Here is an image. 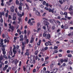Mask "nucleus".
<instances>
[{
    "label": "nucleus",
    "instance_id": "1",
    "mask_svg": "<svg viewBox=\"0 0 73 73\" xmlns=\"http://www.w3.org/2000/svg\"><path fill=\"white\" fill-rule=\"evenodd\" d=\"M25 44H26V42H22V51H24V49H25Z\"/></svg>",
    "mask_w": 73,
    "mask_h": 73
},
{
    "label": "nucleus",
    "instance_id": "2",
    "mask_svg": "<svg viewBox=\"0 0 73 73\" xmlns=\"http://www.w3.org/2000/svg\"><path fill=\"white\" fill-rule=\"evenodd\" d=\"M35 56H33V60H32V59H31V60H30V62L31 64H35L36 63V60H35L34 59V58H35Z\"/></svg>",
    "mask_w": 73,
    "mask_h": 73
},
{
    "label": "nucleus",
    "instance_id": "3",
    "mask_svg": "<svg viewBox=\"0 0 73 73\" xmlns=\"http://www.w3.org/2000/svg\"><path fill=\"white\" fill-rule=\"evenodd\" d=\"M13 20H16L17 19L16 18V14L14 13L13 15Z\"/></svg>",
    "mask_w": 73,
    "mask_h": 73
},
{
    "label": "nucleus",
    "instance_id": "4",
    "mask_svg": "<svg viewBox=\"0 0 73 73\" xmlns=\"http://www.w3.org/2000/svg\"><path fill=\"white\" fill-rule=\"evenodd\" d=\"M14 9H15V6H13L11 7L10 10L11 12H14Z\"/></svg>",
    "mask_w": 73,
    "mask_h": 73
},
{
    "label": "nucleus",
    "instance_id": "5",
    "mask_svg": "<svg viewBox=\"0 0 73 73\" xmlns=\"http://www.w3.org/2000/svg\"><path fill=\"white\" fill-rule=\"evenodd\" d=\"M35 14L37 16H40V13L37 11H36Z\"/></svg>",
    "mask_w": 73,
    "mask_h": 73
},
{
    "label": "nucleus",
    "instance_id": "6",
    "mask_svg": "<svg viewBox=\"0 0 73 73\" xmlns=\"http://www.w3.org/2000/svg\"><path fill=\"white\" fill-rule=\"evenodd\" d=\"M50 36L49 34H46V36H45V38L46 39H49L50 38Z\"/></svg>",
    "mask_w": 73,
    "mask_h": 73
},
{
    "label": "nucleus",
    "instance_id": "7",
    "mask_svg": "<svg viewBox=\"0 0 73 73\" xmlns=\"http://www.w3.org/2000/svg\"><path fill=\"white\" fill-rule=\"evenodd\" d=\"M9 26L10 27L9 28H10V29H11L12 31H13V29H14V27L13 26H11V24H9Z\"/></svg>",
    "mask_w": 73,
    "mask_h": 73
},
{
    "label": "nucleus",
    "instance_id": "8",
    "mask_svg": "<svg viewBox=\"0 0 73 73\" xmlns=\"http://www.w3.org/2000/svg\"><path fill=\"white\" fill-rule=\"evenodd\" d=\"M54 9H52V10L50 8L48 9V11L49 12H52V13H54Z\"/></svg>",
    "mask_w": 73,
    "mask_h": 73
},
{
    "label": "nucleus",
    "instance_id": "9",
    "mask_svg": "<svg viewBox=\"0 0 73 73\" xmlns=\"http://www.w3.org/2000/svg\"><path fill=\"white\" fill-rule=\"evenodd\" d=\"M8 66L7 65H5V67H4L3 68V70H6V69H7V68H8Z\"/></svg>",
    "mask_w": 73,
    "mask_h": 73
},
{
    "label": "nucleus",
    "instance_id": "10",
    "mask_svg": "<svg viewBox=\"0 0 73 73\" xmlns=\"http://www.w3.org/2000/svg\"><path fill=\"white\" fill-rule=\"evenodd\" d=\"M19 63V60H17V59H16L15 60V65H17V63Z\"/></svg>",
    "mask_w": 73,
    "mask_h": 73
},
{
    "label": "nucleus",
    "instance_id": "11",
    "mask_svg": "<svg viewBox=\"0 0 73 73\" xmlns=\"http://www.w3.org/2000/svg\"><path fill=\"white\" fill-rule=\"evenodd\" d=\"M52 64H51L50 65V67H52L53 65H56V63H55V62L54 61H52Z\"/></svg>",
    "mask_w": 73,
    "mask_h": 73
},
{
    "label": "nucleus",
    "instance_id": "12",
    "mask_svg": "<svg viewBox=\"0 0 73 73\" xmlns=\"http://www.w3.org/2000/svg\"><path fill=\"white\" fill-rule=\"evenodd\" d=\"M44 24L46 25L47 26V27H48L49 26H48V25H49L50 23L46 21L44 23Z\"/></svg>",
    "mask_w": 73,
    "mask_h": 73
},
{
    "label": "nucleus",
    "instance_id": "13",
    "mask_svg": "<svg viewBox=\"0 0 73 73\" xmlns=\"http://www.w3.org/2000/svg\"><path fill=\"white\" fill-rule=\"evenodd\" d=\"M1 6L2 7H3L4 5V0H1Z\"/></svg>",
    "mask_w": 73,
    "mask_h": 73
},
{
    "label": "nucleus",
    "instance_id": "14",
    "mask_svg": "<svg viewBox=\"0 0 73 73\" xmlns=\"http://www.w3.org/2000/svg\"><path fill=\"white\" fill-rule=\"evenodd\" d=\"M68 7H69V6H68V5H66L65 6L64 8V10H65V11H66V10H67V9H68Z\"/></svg>",
    "mask_w": 73,
    "mask_h": 73
},
{
    "label": "nucleus",
    "instance_id": "15",
    "mask_svg": "<svg viewBox=\"0 0 73 73\" xmlns=\"http://www.w3.org/2000/svg\"><path fill=\"white\" fill-rule=\"evenodd\" d=\"M1 46L4 48H5V47H7V45H6V44L4 45V44H1Z\"/></svg>",
    "mask_w": 73,
    "mask_h": 73
},
{
    "label": "nucleus",
    "instance_id": "16",
    "mask_svg": "<svg viewBox=\"0 0 73 73\" xmlns=\"http://www.w3.org/2000/svg\"><path fill=\"white\" fill-rule=\"evenodd\" d=\"M41 25H40V23H37V28H38L41 27Z\"/></svg>",
    "mask_w": 73,
    "mask_h": 73
},
{
    "label": "nucleus",
    "instance_id": "17",
    "mask_svg": "<svg viewBox=\"0 0 73 73\" xmlns=\"http://www.w3.org/2000/svg\"><path fill=\"white\" fill-rule=\"evenodd\" d=\"M24 15V12H22V15H21V14H20L19 17H21L22 16H23Z\"/></svg>",
    "mask_w": 73,
    "mask_h": 73
},
{
    "label": "nucleus",
    "instance_id": "18",
    "mask_svg": "<svg viewBox=\"0 0 73 73\" xmlns=\"http://www.w3.org/2000/svg\"><path fill=\"white\" fill-rule=\"evenodd\" d=\"M48 21L50 22V23H52V24H53V19H49L48 20Z\"/></svg>",
    "mask_w": 73,
    "mask_h": 73
},
{
    "label": "nucleus",
    "instance_id": "19",
    "mask_svg": "<svg viewBox=\"0 0 73 73\" xmlns=\"http://www.w3.org/2000/svg\"><path fill=\"white\" fill-rule=\"evenodd\" d=\"M4 42V40L3 39H1L0 40V44H4V43L3 42Z\"/></svg>",
    "mask_w": 73,
    "mask_h": 73
},
{
    "label": "nucleus",
    "instance_id": "20",
    "mask_svg": "<svg viewBox=\"0 0 73 73\" xmlns=\"http://www.w3.org/2000/svg\"><path fill=\"white\" fill-rule=\"evenodd\" d=\"M58 50H55L53 52V53H52V54H54V53H58Z\"/></svg>",
    "mask_w": 73,
    "mask_h": 73
},
{
    "label": "nucleus",
    "instance_id": "21",
    "mask_svg": "<svg viewBox=\"0 0 73 73\" xmlns=\"http://www.w3.org/2000/svg\"><path fill=\"white\" fill-rule=\"evenodd\" d=\"M25 4L26 6L27 7V9H29V6H28V4L27 3H25Z\"/></svg>",
    "mask_w": 73,
    "mask_h": 73
},
{
    "label": "nucleus",
    "instance_id": "22",
    "mask_svg": "<svg viewBox=\"0 0 73 73\" xmlns=\"http://www.w3.org/2000/svg\"><path fill=\"white\" fill-rule=\"evenodd\" d=\"M33 40H34L33 38H31V40L30 41V43H32V42H33Z\"/></svg>",
    "mask_w": 73,
    "mask_h": 73
},
{
    "label": "nucleus",
    "instance_id": "23",
    "mask_svg": "<svg viewBox=\"0 0 73 73\" xmlns=\"http://www.w3.org/2000/svg\"><path fill=\"white\" fill-rule=\"evenodd\" d=\"M0 15H3V16H4L5 15V14H4V12L2 11V13H1Z\"/></svg>",
    "mask_w": 73,
    "mask_h": 73
},
{
    "label": "nucleus",
    "instance_id": "24",
    "mask_svg": "<svg viewBox=\"0 0 73 73\" xmlns=\"http://www.w3.org/2000/svg\"><path fill=\"white\" fill-rule=\"evenodd\" d=\"M64 28L66 29H68V25H65L64 26Z\"/></svg>",
    "mask_w": 73,
    "mask_h": 73
},
{
    "label": "nucleus",
    "instance_id": "25",
    "mask_svg": "<svg viewBox=\"0 0 73 73\" xmlns=\"http://www.w3.org/2000/svg\"><path fill=\"white\" fill-rule=\"evenodd\" d=\"M6 3L7 5H8L9 6H10V5H11V3H10L9 2H7Z\"/></svg>",
    "mask_w": 73,
    "mask_h": 73
},
{
    "label": "nucleus",
    "instance_id": "26",
    "mask_svg": "<svg viewBox=\"0 0 73 73\" xmlns=\"http://www.w3.org/2000/svg\"><path fill=\"white\" fill-rule=\"evenodd\" d=\"M13 52L14 53V54H16V53H17V52L15 50H13Z\"/></svg>",
    "mask_w": 73,
    "mask_h": 73
},
{
    "label": "nucleus",
    "instance_id": "27",
    "mask_svg": "<svg viewBox=\"0 0 73 73\" xmlns=\"http://www.w3.org/2000/svg\"><path fill=\"white\" fill-rule=\"evenodd\" d=\"M3 65H4V64L3 62H1L0 67L1 68Z\"/></svg>",
    "mask_w": 73,
    "mask_h": 73
},
{
    "label": "nucleus",
    "instance_id": "28",
    "mask_svg": "<svg viewBox=\"0 0 73 73\" xmlns=\"http://www.w3.org/2000/svg\"><path fill=\"white\" fill-rule=\"evenodd\" d=\"M19 3V1H18V0H16V3L17 5H18Z\"/></svg>",
    "mask_w": 73,
    "mask_h": 73
},
{
    "label": "nucleus",
    "instance_id": "29",
    "mask_svg": "<svg viewBox=\"0 0 73 73\" xmlns=\"http://www.w3.org/2000/svg\"><path fill=\"white\" fill-rule=\"evenodd\" d=\"M25 55H27V56H29V54L28 52H26L25 54Z\"/></svg>",
    "mask_w": 73,
    "mask_h": 73
},
{
    "label": "nucleus",
    "instance_id": "30",
    "mask_svg": "<svg viewBox=\"0 0 73 73\" xmlns=\"http://www.w3.org/2000/svg\"><path fill=\"white\" fill-rule=\"evenodd\" d=\"M13 45V50H15V49H16V46L15 45Z\"/></svg>",
    "mask_w": 73,
    "mask_h": 73
},
{
    "label": "nucleus",
    "instance_id": "31",
    "mask_svg": "<svg viewBox=\"0 0 73 73\" xmlns=\"http://www.w3.org/2000/svg\"><path fill=\"white\" fill-rule=\"evenodd\" d=\"M3 57H4V58H5L6 59H7V56H6V55H3Z\"/></svg>",
    "mask_w": 73,
    "mask_h": 73
},
{
    "label": "nucleus",
    "instance_id": "32",
    "mask_svg": "<svg viewBox=\"0 0 73 73\" xmlns=\"http://www.w3.org/2000/svg\"><path fill=\"white\" fill-rule=\"evenodd\" d=\"M19 66H21V61L19 62Z\"/></svg>",
    "mask_w": 73,
    "mask_h": 73
},
{
    "label": "nucleus",
    "instance_id": "33",
    "mask_svg": "<svg viewBox=\"0 0 73 73\" xmlns=\"http://www.w3.org/2000/svg\"><path fill=\"white\" fill-rule=\"evenodd\" d=\"M42 28L44 30H46V26H44L42 27Z\"/></svg>",
    "mask_w": 73,
    "mask_h": 73
},
{
    "label": "nucleus",
    "instance_id": "34",
    "mask_svg": "<svg viewBox=\"0 0 73 73\" xmlns=\"http://www.w3.org/2000/svg\"><path fill=\"white\" fill-rule=\"evenodd\" d=\"M19 10H20V11H21L22 10V7L21 6L19 7Z\"/></svg>",
    "mask_w": 73,
    "mask_h": 73
},
{
    "label": "nucleus",
    "instance_id": "35",
    "mask_svg": "<svg viewBox=\"0 0 73 73\" xmlns=\"http://www.w3.org/2000/svg\"><path fill=\"white\" fill-rule=\"evenodd\" d=\"M60 15H64V13H63V12H62V11H61L60 12Z\"/></svg>",
    "mask_w": 73,
    "mask_h": 73
},
{
    "label": "nucleus",
    "instance_id": "36",
    "mask_svg": "<svg viewBox=\"0 0 73 73\" xmlns=\"http://www.w3.org/2000/svg\"><path fill=\"white\" fill-rule=\"evenodd\" d=\"M65 20V21H66V19L65 18H62L61 19V20Z\"/></svg>",
    "mask_w": 73,
    "mask_h": 73
},
{
    "label": "nucleus",
    "instance_id": "37",
    "mask_svg": "<svg viewBox=\"0 0 73 73\" xmlns=\"http://www.w3.org/2000/svg\"><path fill=\"white\" fill-rule=\"evenodd\" d=\"M45 45L46 46H48L49 45V43L48 42H46L45 43Z\"/></svg>",
    "mask_w": 73,
    "mask_h": 73
},
{
    "label": "nucleus",
    "instance_id": "38",
    "mask_svg": "<svg viewBox=\"0 0 73 73\" xmlns=\"http://www.w3.org/2000/svg\"><path fill=\"white\" fill-rule=\"evenodd\" d=\"M68 57H72V55H71V54H69L68 55Z\"/></svg>",
    "mask_w": 73,
    "mask_h": 73
},
{
    "label": "nucleus",
    "instance_id": "39",
    "mask_svg": "<svg viewBox=\"0 0 73 73\" xmlns=\"http://www.w3.org/2000/svg\"><path fill=\"white\" fill-rule=\"evenodd\" d=\"M3 53L4 55H5L6 54V52H5V51H3Z\"/></svg>",
    "mask_w": 73,
    "mask_h": 73
},
{
    "label": "nucleus",
    "instance_id": "40",
    "mask_svg": "<svg viewBox=\"0 0 73 73\" xmlns=\"http://www.w3.org/2000/svg\"><path fill=\"white\" fill-rule=\"evenodd\" d=\"M59 2L61 4H63L62 2L61 1L59 0Z\"/></svg>",
    "mask_w": 73,
    "mask_h": 73
},
{
    "label": "nucleus",
    "instance_id": "41",
    "mask_svg": "<svg viewBox=\"0 0 73 73\" xmlns=\"http://www.w3.org/2000/svg\"><path fill=\"white\" fill-rule=\"evenodd\" d=\"M38 53V51L37 50L36 51L35 53V55H37Z\"/></svg>",
    "mask_w": 73,
    "mask_h": 73
},
{
    "label": "nucleus",
    "instance_id": "42",
    "mask_svg": "<svg viewBox=\"0 0 73 73\" xmlns=\"http://www.w3.org/2000/svg\"><path fill=\"white\" fill-rule=\"evenodd\" d=\"M23 70L24 72L26 70V68L25 67V66H23Z\"/></svg>",
    "mask_w": 73,
    "mask_h": 73
},
{
    "label": "nucleus",
    "instance_id": "43",
    "mask_svg": "<svg viewBox=\"0 0 73 73\" xmlns=\"http://www.w3.org/2000/svg\"><path fill=\"white\" fill-rule=\"evenodd\" d=\"M4 43L5 44H6L7 43V40L6 39H5L4 40Z\"/></svg>",
    "mask_w": 73,
    "mask_h": 73
},
{
    "label": "nucleus",
    "instance_id": "44",
    "mask_svg": "<svg viewBox=\"0 0 73 73\" xmlns=\"http://www.w3.org/2000/svg\"><path fill=\"white\" fill-rule=\"evenodd\" d=\"M31 19H30L29 20V21L28 22V24H29L30 23H31Z\"/></svg>",
    "mask_w": 73,
    "mask_h": 73
},
{
    "label": "nucleus",
    "instance_id": "45",
    "mask_svg": "<svg viewBox=\"0 0 73 73\" xmlns=\"http://www.w3.org/2000/svg\"><path fill=\"white\" fill-rule=\"evenodd\" d=\"M44 9L46 11H48V10L49 9H48V7H45L44 8Z\"/></svg>",
    "mask_w": 73,
    "mask_h": 73
},
{
    "label": "nucleus",
    "instance_id": "46",
    "mask_svg": "<svg viewBox=\"0 0 73 73\" xmlns=\"http://www.w3.org/2000/svg\"><path fill=\"white\" fill-rule=\"evenodd\" d=\"M62 65L63 66H66V63H63L62 64Z\"/></svg>",
    "mask_w": 73,
    "mask_h": 73
},
{
    "label": "nucleus",
    "instance_id": "47",
    "mask_svg": "<svg viewBox=\"0 0 73 73\" xmlns=\"http://www.w3.org/2000/svg\"><path fill=\"white\" fill-rule=\"evenodd\" d=\"M58 48V47L57 46H54V49H57Z\"/></svg>",
    "mask_w": 73,
    "mask_h": 73
},
{
    "label": "nucleus",
    "instance_id": "48",
    "mask_svg": "<svg viewBox=\"0 0 73 73\" xmlns=\"http://www.w3.org/2000/svg\"><path fill=\"white\" fill-rule=\"evenodd\" d=\"M9 54L10 55H11V56H12V51H10L9 52Z\"/></svg>",
    "mask_w": 73,
    "mask_h": 73
},
{
    "label": "nucleus",
    "instance_id": "49",
    "mask_svg": "<svg viewBox=\"0 0 73 73\" xmlns=\"http://www.w3.org/2000/svg\"><path fill=\"white\" fill-rule=\"evenodd\" d=\"M1 23H3V18H1Z\"/></svg>",
    "mask_w": 73,
    "mask_h": 73
},
{
    "label": "nucleus",
    "instance_id": "50",
    "mask_svg": "<svg viewBox=\"0 0 73 73\" xmlns=\"http://www.w3.org/2000/svg\"><path fill=\"white\" fill-rule=\"evenodd\" d=\"M29 59L27 60L26 62V64L27 65L28 64V62H29Z\"/></svg>",
    "mask_w": 73,
    "mask_h": 73
},
{
    "label": "nucleus",
    "instance_id": "51",
    "mask_svg": "<svg viewBox=\"0 0 73 73\" xmlns=\"http://www.w3.org/2000/svg\"><path fill=\"white\" fill-rule=\"evenodd\" d=\"M19 5H20V6H23V3H19Z\"/></svg>",
    "mask_w": 73,
    "mask_h": 73
},
{
    "label": "nucleus",
    "instance_id": "52",
    "mask_svg": "<svg viewBox=\"0 0 73 73\" xmlns=\"http://www.w3.org/2000/svg\"><path fill=\"white\" fill-rule=\"evenodd\" d=\"M43 4L44 5H45L46 4V2L45 1H44L43 3Z\"/></svg>",
    "mask_w": 73,
    "mask_h": 73
},
{
    "label": "nucleus",
    "instance_id": "53",
    "mask_svg": "<svg viewBox=\"0 0 73 73\" xmlns=\"http://www.w3.org/2000/svg\"><path fill=\"white\" fill-rule=\"evenodd\" d=\"M58 56L60 57H62V54H58Z\"/></svg>",
    "mask_w": 73,
    "mask_h": 73
},
{
    "label": "nucleus",
    "instance_id": "54",
    "mask_svg": "<svg viewBox=\"0 0 73 73\" xmlns=\"http://www.w3.org/2000/svg\"><path fill=\"white\" fill-rule=\"evenodd\" d=\"M20 37L21 38H23V35H21L20 36Z\"/></svg>",
    "mask_w": 73,
    "mask_h": 73
},
{
    "label": "nucleus",
    "instance_id": "55",
    "mask_svg": "<svg viewBox=\"0 0 73 73\" xmlns=\"http://www.w3.org/2000/svg\"><path fill=\"white\" fill-rule=\"evenodd\" d=\"M8 61L6 60V61H5V64H8Z\"/></svg>",
    "mask_w": 73,
    "mask_h": 73
},
{
    "label": "nucleus",
    "instance_id": "56",
    "mask_svg": "<svg viewBox=\"0 0 73 73\" xmlns=\"http://www.w3.org/2000/svg\"><path fill=\"white\" fill-rule=\"evenodd\" d=\"M55 29V26H52V30H54V29Z\"/></svg>",
    "mask_w": 73,
    "mask_h": 73
},
{
    "label": "nucleus",
    "instance_id": "57",
    "mask_svg": "<svg viewBox=\"0 0 73 73\" xmlns=\"http://www.w3.org/2000/svg\"><path fill=\"white\" fill-rule=\"evenodd\" d=\"M9 19H12V17L11 15H9Z\"/></svg>",
    "mask_w": 73,
    "mask_h": 73
},
{
    "label": "nucleus",
    "instance_id": "58",
    "mask_svg": "<svg viewBox=\"0 0 73 73\" xmlns=\"http://www.w3.org/2000/svg\"><path fill=\"white\" fill-rule=\"evenodd\" d=\"M54 70H56V71L54 73H53V72H51L50 73H56V72H57V69H54Z\"/></svg>",
    "mask_w": 73,
    "mask_h": 73
},
{
    "label": "nucleus",
    "instance_id": "59",
    "mask_svg": "<svg viewBox=\"0 0 73 73\" xmlns=\"http://www.w3.org/2000/svg\"><path fill=\"white\" fill-rule=\"evenodd\" d=\"M27 1V2H29L30 3H32V1H29V0H26Z\"/></svg>",
    "mask_w": 73,
    "mask_h": 73
},
{
    "label": "nucleus",
    "instance_id": "60",
    "mask_svg": "<svg viewBox=\"0 0 73 73\" xmlns=\"http://www.w3.org/2000/svg\"><path fill=\"white\" fill-rule=\"evenodd\" d=\"M8 16V13H6L5 16L6 17H7Z\"/></svg>",
    "mask_w": 73,
    "mask_h": 73
},
{
    "label": "nucleus",
    "instance_id": "61",
    "mask_svg": "<svg viewBox=\"0 0 73 73\" xmlns=\"http://www.w3.org/2000/svg\"><path fill=\"white\" fill-rule=\"evenodd\" d=\"M24 32L25 35H26V33H27V30H25L24 31Z\"/></svg>",
    "mask_w": 73,
    "mask_h": 73
},
{
    "label": "nucleus",
    "instance_id": "62",
    "mask_svg": "<svg viewBox=\"0 0 73 73\" xmlns=\"http://www.w3.org/2000/svg\"><path fill=\"white\" fill-rule=\"evenodd\" d=\"M30 25H33V24L32 22H31L30 23Z\"/></svg>",
    "mask_w": 73,
    "mask_h": 73
},
{
    "label": "nucleus",
    "instance_id": "63",
    "mask_svg": "<svg viewBox=\"0 0 73 73\" xmlns=\"http://www.w3.org/2000/svg\"><path fill=\"white\" fill-rule=\"evenodd\" d=\"M64 61V60H63V59H61L60 60V62H62V63H63Z\"/></svg>",
    "mask_w": 73,
    "mask_h": 73
},
{
    "label": "nucleus",
    "instance_id": "64",
    "mask_svg": "<svg viewBox=\"0 0 73 73\" xmlns=\"http://www.w3.org/2000/svg\"><path fill=\"white\" fill-rule=\"evenodd\" d=\"M72 17H67V19L68 20H70V19H72Z\"/></svg>",
    "mask_w": 73,
    "mask_h": 73
}]
</instances>
